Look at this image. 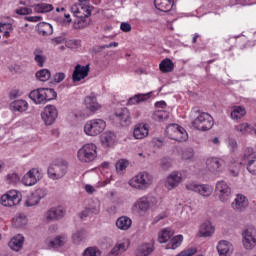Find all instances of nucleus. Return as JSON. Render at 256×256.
I'll return each mask as SVG.
<instances>
[{
  "label": "nucleus",
  "mask_w": 256,
  "mask_h": 256,
  "mask_svg": "<svg viewBox=\"0 0 256 256\" xmlns=\"http://www.w3.org/2000/svg\"><path fill=\"white\" fill-rule=\"evenodd\" d=\"M101 211V203L99 201H92L90 206L86 208V210L82 211L80 214L81 219L83 217H88L89 213H94V215H98V213Z\"/></svg>",
  "instance_id": "cd10ccee"
},
{
  "label": "nucleus",
  "mask_w": 256,
  "mask_h": 256,
  "mask_svg": "<svg viewBox=\"0 0 256 256\" xmlns=\"http://www.w3.org/2000/svg\"><path fill=\"white\" fill-rule=\"evenodd\" d=\"M153 253V246L151 244H144L141 245L137 250H136V255L137 256H149Z\"/></svg>",
  "instance_id": "a19ab883"
},
{
  "label": "nucleus",
  "mask_w": 256,
  "mask_h": 256,
  "mask_svg": "<svg viewBox=\"0 0 256 256\" xmlns=\"http://www.w3.org/2000/svg\"><path fill=\"white\" fill-rule=\"evenodd\" d=\"M69 169V165L65 161H59L52 163L47 170V174L49 179L52 181H59V179H63L65 175H67V171Z\"/></svg>",
  "instance_id": "f03ea898"
},
{
  "label": "nucleus",
  "mask_w": 256,
  "mask_h": 256,
  "mask_svg": "<svg viewBox=\"0 0 256 256\" xmlns=\"http://www.w3.org/2000/svg\"><path fill=\"white\" fill-rule=\"evenodd\" d=\"M217 251L219 256H231L233 255V244L227 240H221L218 242Z\"/></svg>",
  "instance_id": "aec40b11"
},
{
  "label": "nucleus",
  "mask_w": 256,
  "mask_h": 256,
  "mask_svg": "<svg viewBox=\"0 0 256 256\" xmlns=\"http://www.w3.org/2000/svg\"><path fill=\"white\" fill-rule=\"evenodd\" d=\"M153 205H155V202H153V197L142 196L134 202L132 210L136 213H147V211H149Z\"/></svg>",
  "instance_id": "6e6552de"
},
{
  "label": "nucleus",
  "mask_w": 256,
  "mask_h": 256,
  "mask_svg": "<svg viewBox=\"0 0 256 256\" xmlns=\"http://www.w3.org/2000/svg\"><path fill=\"white\" fill-rule=\"evenodd\" d=\"M228 147L230 148V151H235V149H237V141L235 139H229Z\"/></svg>",
  "instance_id": "69168bd1"
},
{
  "label": "nucleus",
  "mask_w": 256,
  "mask_h": 256,
  "mask_svg": "<svg viewBox=\"0 0 256 256\" xmlns=\"http://www.w3.org/2000/svg\"><path fill=\"white\" fill-rule=\"evenodd\" d=\"M149 135V124L140 123L135 126L133 136L136 139H145Z\"/></svg>",
  "instance_id": "4be33fe9"
},
{
  "label": "nucleus",
  "mask_w": 256,
  "mask_h": 256,
  "mask_svg": "<svg viewBox=\"0 0 256 256\" xmlns=\"http://www.w3.org/2000/svg\"><path fill=\"white\" fill-rule=\"evenodd\" d=\"M89 65L81 66V64H78L75 66L73 74H72V81L74 83H77L81 81L82 79H85L89 75Z\"/></svg>",
  "instance_id": "f3484780"
},
{
  "label": "nucleus",
  "mask_w": 256,
  "mask_h": 256,
  "mask_svg": "<svg viewBox=\"0 0 256 256\" xmlns=\"http://www.w3.org/2000/svg\"><path fill=\"white\" fill-rule=\"evenodd\" d=\"M7 181L10 185H15V183H19V175L16 173L8 174Z\"/></svg>",
  "instance_id": "6e6d98bb"
},
{
  "label": "nucleus",
  "mask_w": 256,
  "mask_h": 256,
  "mask_svg": "<svg viewBox=\"0 0 256 256\" xmlns=\"http://www.w3.org/2000/svg\"><path fill=\"white\" fill-rule=\"evenodd\" d=\"M100 139L104 147H111L112 145L115 144L117 136L111 131H106L101 135Z\"/></svg>",
  "instance_id": "c756f323"
},
{
  "label": "nucleus",
  "mask_w": 256,
  "mask_h": 256,
  "mask_svg": "<svg viewBox=\"0 0 256 256\" xmlns=\"http://www.w3.org/2000/svg\"><path fill=\"white\" fill-rule=\"evenodd\" d=\"M84 105L90 113H96V111L101 109V104L97 102V97L95 96H86L84 99Z\"/></svg>",
  "instance_id": "412c9836"
},
{
  "label": "nucleus",
  "mask_w": 256,
  "mask_h": 256,
  "mask_svg": "<svg viewBox=\"0 0 256 256\" xmlns=\"http://www.w3.org/2000/svg\"><path fill=\"white\" fill-rule=\"evenodd\" d=\"M83 256H101V250L95 246L88 247L83 251Z\"/></svg>",
  "instance_id": "09e8293b"
},
{
  "label": "nucleus",
  "mask_w": 256,
  "mask_h": 256,
  "mask_svg": "<svg viewBox=\"0 0 256 256\" xmlns=\"http://www.w3.org/2000/svg\"><path fill=\"white\" fill-rule=\"evenodd\" d=\"M173 235H175V233L171 229L166 228L159 234L158 241L159 243H167V241L171 240Z\"/></svg>",
  "instance_id": "79ce46f5"
},
{
  "label": "nucleus",
  "mask_w": 256,
  "mask_h": 256,
  "mask_svg": "<svg viewBox=\"0 0 256 256\" xmlns=\"http://www.w3.org/2000/svg\"><path fill=\"white\" fill-rule=\"evenodd\" d=\"M58 116L59 112L57 111V107L54 105H47L41 113V118L45 125H53Z\"/></svg>",
  "instance_id": "f8f14e48"
},
{
  "label": "nucleus",
  "mask_w": 256,
  "mask_h": 256,
  "mask_svg": "<svg viewBox=\"0 0 256 256\" xmlns=\"http://www.w3.org/2000/svg\"><path fill=\"white\" fill-rule=\"evenodd\" d=\"M129 185L138 191H145L153 185V176L148 172H140L130 179Z\"/></svg>",
  "instance_id": "f257e3e1"
},
{
  "label": "nucleus",
  "mask_w": 256,
  "mask_h": 256,
  "mask_svg": "<svg viewBox=\"0 0 256 256\" xmlns=\"http://www.w3.org/2000/svg\"><path fill=\"white\" fill-rule=\"evenodd\" d=\"M5 31H13V26L9 23H0V33Z\"/></svg>",
  "instance_id": "052dcab7"
},
{
  "label": "nucleus",
  "mask_w": 256,
  "mask_h": 256,
  "mask_svg": "<svg viewBox=\"0 0 256 256\" xmlns=\"http://www.w3.org/2000/svg\"><path fill=\"white\" fill-rule=\"evenodd\" d=\"M187 191H194L202 197H211L213 195V186L209 184H197L195 182H190L186 184Z\"/></svg>",
  "instance_id": "1a4fd4ad"
},
{
  "label": "nucleus",
  "mask_w": 256,
  "mask_h": 256,
  "mask_svg": "<svg viewBox=\"0 0 256 256\" xmlns=\"http://www.w3.org/2000/svg\"><path fill=\"white\" fill-rule=\"evenodd\" d=\"M122 127H129L131 125V113L127 108L122 109L120 112L116 113Z\"/></svg>",
  "instance_id": "393cba45"
},
{
  "label": "nucleus",
  "mask_w": 256,
  "mask_h": 256,
  "mask_svg": "<svg viewBox=\"0 0 256 256\" xmlns=\"http://www.w3.org/2000/svg\"><path fill=\"white\" fill-rule=\"evenodd\" d=\"M231 207L234 209V211L241 213V211H245V209L249 207V200L245 195L238 194L232 202Z\"/></svg>",
  "instance_id": "2eb2a0df"
},
{
  "label": "nucleus",
  "mask_w": 256,
  "mask_h": 256,
  "mask_svg": "<svg viewBox=\"0 0 256 256\" xmlns=\"http://www.w3.org/2000/svg\"><path fill=\"white\" fill-rule=\"evenodd\" d=\"M29 97L36 105L45 104V94L43 88H38L29 93Z\"/></svg>",
  "instance_id": "b1692460"
},
{
  "label": "nucleus",
  "mask_w": 256,
  "mask_h": 256,
  "mask_svg": "<svg viewBox=\"0 0 256 256\" xmlns=\"http://www.w3.org/2000/svg\"><path fill=\"white\" fill-rule=\"evenodd\" d=\"M105 127H107V124L103 119L88 120L84 125V133L89 137H97L105 131Z\"/></svg>",
  "instance_id": "20e7f679"
},
{
  "label": "nucleus",
  "mask_w": 256,
  "mask_h": 256,
  "mask_svg": "<svg viewBox=\"0 0 256 256\" xmlns=\"http://www.w3.org/2000/svg\"><path fill=\"white\" fill-rule=\"evenodd\" d=\"M256 159V152L255 149L249 147L246 148L243 155V161L245 163H249V161Z\"/></svg>",
  "instance_id": "a18cd8bd"
},
{
  "label": "nucleus",
  "mask_w": 256,
  "mask_h": 256,
  "mask_svg": "<svg viewBox=\"0 0 256 256\" xmlns=\"http://www.w3.org/2000/svg\"><path fill=\"white\" fill-rule=\"evenodd\" d=\"M36 78L38 81H49L51 79V71L49 69H41L36 72Z\"/></svg>",
  "instance_id": "c03bdc74"
},
{
  "label": "nucleus",
  "mask_w": 256,
  "mask_h": 256,
  "mask_svg": "<svg viewBox=\"0 0 256 256\" xmlns=\"http://www.w3.org/2000/svg\"><path fill=\"white\" fill-rule=\"evenodd\" d=\"M44 91V100L47 103V101H53V99H57V92L55 89L52 88H43Z\"/></svg>",
  "instance_id": "49530a36"
},
{
  "label": "nucleus",
  "mask_w": 256,
  "mask_h": 256,
  "mask_svg": "<svg viewBox=\"0 0 256 256\" xmlns=\"http://www.w3.org/2000/svg\"><path fill=\"white\" fill-rule=\"evenodd\" d=\"M151 97L150 93L146 94H136L134 97L128 100L129 105H137V103H143V101H147Z\"/></svg>",
  "instance_id": "ea45409f"
},
{
  "label": "nucleus",
  "mask_w": 256,
  "mask_h": 256,
  "mask_svg": "<svg viewBox=\"0 0 256 256\" xmlns=\"http://www.w3.org/2000/svg\"><path fill=\"white\" fill-rule=\"evenodd\" d=\"M242 243L245 249L251 251L256 247V230L253 228H248L242 233Z\"/></svg>",
  "instance_id": "ddd939ff"
},
{
  "label": "nucleus",
  "mask_w": 256,
  "mask_h": 256,
  "mask_svg": "<svg viewBox=\"0 0 256 256\" xmlns=\"http://www.w3.org/2000/svg\"><path fill=\"white\" fill-rule=\"evenodd\" d=\"M215 193L222 203H227L231 199V187L223 180L216 183Z\"/></svg>",
  "instance_id": "9d476101"
},
{
  "label": "nucleus",
  "mask_w": 256,
  "mask_h": 256,
  "mask_svg": "<svg viewBox=\"0 0 256 256\" xmlns=\"http://www.w3.org/2000/svg\"><path fill=\"white\" fill-rule=\"evenodd\" d=\"M65 77H66L65 73L58 72L54 75L53 81L54 83H61L62 81H65Z\"/></svg>",
  "instance_id": "bf43d9fd"
},
{
  "label": "nucleus",
  "mask_w": 256,
  "mask_h": 256,
  "mask_svg": "<svg viewBox=\"0 0 256 256\" xmlns=\"http://www.w3.org/2000/svg\"><path fill=\"white\" fill-rule=\"evenodd\" d=\"M39 199L35 197V194L32 193L28 196V199L26 200V207H34V205H39Z\"/></svg>",
  "instance_id": "3c124183"
},
{
  "label": "nucleus",
  "mask_w": 256,
  "mask_h": 256,
  "mask_svg": "<svg viewBox=\"0 0 256 256\" xmlns=\"http://www.w3.org/2000/svg\"><path fill=\"white\" fill-rule=\"evenodd\" d=\"M26 21H30L31 23H37V21H41V16H28L25 18Z\"/></svg>",
  "instance_id": "338daca9"
},
{
  "label": "nucleus",
  "mask_w": 256,
  "mask_h": 256,
  "mask_svg": "<svg viewBox=\"0 0 256 256\" xmlns=\"http://www.w3.org/2000/svg\"><path fill=\"white\" fill-rule=\"evenodd\" d=\"M182 159L184 161H190V159H193V152L192 151H184L182 154Z\"/></svg>",
  "instance_id": "e2e57ef3"
},
{
  "label": "nucleus",
  "mask_w": 256,
  "mask_h": 256,
  "mask_svg": "<svg viewBox=\"0 0 256 256\" xmlns=\"http://www.w3.org/2000/svg\"><path fill=\"white\" fill-rule=\"evenodd\" d=\"M247 115V111L243 106H233L231 110L230 117L234 121H239V119H243Z\"/></svg>",
  "instance_id": "2f4dec72"
},
{
  "label": "nucleus",
  "mask_w": 256,
  "mask_h": 256,
  "mask_svg": "<svg viewBox=\"0 0 256 256\" xmlns=\"http://www.w3.org/2000/svg\"><path fill=\"white\" fill-rule=\"evenodd\" d=\"M21 193L17 190H10L8 193L2 195L1 205L4 207H15L21 203Z\"/></svg>",
  "instance_id": "9b49d317"
},
{
  "label": "nucleus",
  "mask_w": 256,
  "mask_h": 256,
  "mask_svg": "<svg viewBox=\"0 0 256 256\" xmlns=\"http://www.w3.org/2000/svg\"><path fill=\"white\" fill-rule=\"evenodd\" d=\"M181 243H183V235H177L166 245V249H177L181 246Z\"/></svg>",
  "instance_id": "37998d69"
},
{
  "label": "nucleus",
  "mask_w": 256,
  "mask_h": 256,
  "mask_svg": "<svg viewBox=\"0 0 256 256\" xmlns=\"http://www.w3.org/2000/svg\"><path fill=\"white\" fill-rule=\"evenodd\" d=\"M24 243H25V237H23V235L21 234H18L10 240L8 245L10 249H12V251H21L23 249Z\"/></svg>",
  "instance_id": "5701e85b"
},
{
  "label": "nucleus",
  "mask_w": 256,
  "mask_h": 256,
  "mask_svg": "<svg viewBox=\"0 0 256 256\" xmlns=\"http://www.w3.org/2000/svg\"><path fill=\"white\" fill-rule=\"evenodd\" d=\"M35 13H49L53 11L54 7L48 3H40L32 5Z\"/></svg>",
  "instance_id": "e433bc0d"
},
{
  "label": "nucleus",
  "mask_w": 256,
  "mask_h": 256,
  "mask_svg": "<svg viewBox=\"0 0 256 256\" xmlns=\"http://www.w3.org/2000/svg\"><path fill=\"white\" fill-rule=\"evenodd\" d=\"M199 233L201 237H211L215 233V228L213 227V224L211 222H204L200 226Z\"/></svg>",
  "instance_id": "473e14b6"
},
{
  "label": "nucleus",
  "mask_w": 256,
  "mask_h": 256,
  "mask_svg": "<svg viewBox=\"0 0 256 256\" xmlns=\"http://www.w3.org/2000/svg\"><path fill=\"white\" fill-rule=\"evenodd\" d=\"M129 249V240L117 243L110 251L109 256H118Z\"/></svg>",
  "instance_id": "c85d7f7f"
},
{
  "label": "nucleus",
  "mask_w": 256,
  "mask_h": 256,
  "mask_svg": "<svg viewBox=\"0 0 256 256\" xmlns=\"http://www.w3.org/2000/svg\"><path fill=\"white\" fill-rule=\"evenodd\" d=\"M213 117L207 112H199L196 119L192 122V127L198 131H209L213 129Z\"/></svg>",
  "instance_id": "39448f33"
},
{
  "label": "nucleus",
  "mask_w": 256,
  "mask_h": 256,
  "mask_svg": "<svg viewBox=\"0 0 256 256\" xmlns=\"http://www.w3.org/2000/svg\"><path fill=\"white\" fill-rule=\"evenodd\" d=\"M235 129L240 135H251L253 134V126L248 123H242L235 126Z\"/></svg>",
  "instance_id": "58836bf2"
},
{
  "label": "nucleus",
  "mask_w": 256,
  "mask_h": 256,
  "mask_svg": "<svg viewBox=\"0 0 256 256\" xmlns=\"http://www.w3.org/2000/svg\"><path fill=\"white\" fill-rule=\"evenodd\" d=\"M160 165L164 171H167L171 167V162L167 159H162Z\"/></svg>",
  "instance_id": "0e129e2a"
},
{
  "label": "nucleus",
  "mask_w": 256,
  "mask_h": 256,
  "mask_svg": "<svg viewBox=\"0 0 256 256\" xmlns=\"http://www.w3.org/2000/svg\"><path fill=\"white\" fill-rule=\"evenodd\" d=\"M239 167H241L239 163H232L229 166V173L231 177H237L239 175Z\"/></svg>",
  "instance_id": "864d4df0"
},
{
  "label": "nucleus",
  "mask_w": 256,
  "mask_h": 256,
  "mask_svg": "<svg viewBox=\"0 0 256 256\" xmlns=\"http://www.w3.org/2000/svg\"><path fill=\"white\" fill-rule=\"evenodd\" d=\"M69 239L67 238V235L60 234L57 235L53 240L46 241V245L49 249H61V247H65L67 245V242Z\"/></svg>",
  "instance_id": "4468645a"
},
{
  "label": "nucleus",
  "mask_w": 256,
  "mask_h": 256,
  "mask_svg": "<svg viewBox=\"0 0 256 256\" xmlns=\"http://www.w3.org/2000/svg\"><path fill=\"white\" fill-rule=\"evenodd\" d=\"M159 69L162 73H171L175 69V64L172 59L165 58L159 64Z\"/></svg>",
  "instance_id": "f704fd0d"
},
{
  "label": "nucleus",
  "mask_w": 256,
  "mask_h": 256,
  "mask_svg": "<svg viewBox=\"0 0 256 256\" xmlns=\"http://www.w3.org/2000/svg\"><path fill=\"white\" fill-rule=\"evenodd\" d=\"M120 29L124 33H129V32H131V24H129L128 22H122L120 24Z\"/></svg>",
  "instance_id": "680f3d73"
},
{
  "label": "nucleus",
  "mask_w": 256,
  "mask_h": 256,
  "mask_svg": "<svg viewBox=\"0 0 256 256\" xmlns=\"http://www.w3.org/2000/svg\"><path fill=\"white\" fill-rule=\"evenodd\" d=\"M246 165L247 171H249V173H251L252 175H256V158L246 162Z\"/></svg>",
  "instance_id": "5fc2aeb1"
},
{
  "label": "nucleus",
  "mask_w": 256,
  "mask_h": 256,
  "mask_svg": "<svg viewBox=\"0 0 256 256\" xmlns=\"http://www.w3.org/2000/svg\"><path fill=\"white\" fill-rule=\"evenodd\" d=\"M43 179V171L39 168H32L28 171L22 178V183L26 187H33V185H37L39 181Z\"/></svg>",
  "instance_id": "0eeeda50"
},
{
  "label": "nucleus",
  "mask_w": 256,
  "mask_h": 256,
  "mask_svg": "<svg viewBox=\"0 0 256 256\" xmlns=\"http://www.w3.org/2000/svg\"><path fill=\"white\" fill-rule=\"evenodd\" d=\"M115 167L117 173L125 171L129 167V161L121 159L116 163Z\"/></svg>",
  "instance_id": "8fccbe9b"
},
{
  "label": "nucleus",
  "mask_w": 256,
  "mask_h": 256,
  "mask_svg": "<svg viewBox=\"0 0 256 256\" xmlns=\"http://www.w3.org/2000/svg\"><path fill=\"white\" fill-rule=\"evenodd\" d=\"M15 13H16L17 15H31V13H33V9L21 7V8H19V9H16V10H15Z\"/></svg>",
  "instance_id": "4d7b16f0"
},
{
  "label": "nucleus",
  "mask_w": 256,
  "mask_h": 256,
  "mask_svg": "<svg viewBox=\"0 0 256 256\" xmlns=\"http://www.w3.org/2000/svg\"><path fill=\"white\" fill-rule=\"evenodd\" d=\"M183 181V175L180 172H172L166 179L165 187L169 191L179 187V184Z\"/></svg>",
  "instance_id": "dca6fc26"
},
{
  "label": "nucleus",
  "mask_w": 256,
  "mask_h": 256,
  "mask_svg": "<svg viewBox=\"0 0 256 256\" xmlns=\"http://www.w3.org/2000/svg\"><path fill=\"white\" fill-rule=\"evenodd\" d=\"M26 224H27V216H25L24 214H17L12 220V225L17 229L21 227H25Z\"/></svg>",
  "instance_id": "4c0bfd02"
},
{
  "label": "nucleus",
  "mask_w": 256,
  "mask_h": 256,
  "mask_svg": "<svg viewBox=\"0 0 256 256\" xmlns=\"http://www.w3.org/2000/svg\"><path fill=\"white\" fill-rule=\"evenodd\" d=\"M131 225H133V220L127 216H121L116 220V227L120 231H129Z\"/></svg>",
  "instance_id": "bb28decb"
},
{
  "label": "nucleus",
  "mask_w": 256,
  "mask_h": 256,
  "mask_svg": "<svg viewBox=\"0 0 256 256\" xmlns=\"http://www.w3.org/2000/svg\"><path fill=\"white\" fill-rule=\"evenodd\" d=\"M65 217V209L63 207H53L46 212L47 221H59Z\"/></svg>",
  "instance_id": "6ab92c4d"
},
{
  "label": "nucleus",
  "mask_w": 256,
  "mask_h": 256,
  "mask_svg": "<svg viewBox=\"0 0 256 256\" xmlns=\"http://www.w3.org/2000/svg\"><path fill=\"white\" fill-rule=\"evenodd\" d=\"M153 119L154 121H165L166 119H169V112L165 110H156L153 113Z\"/></svg>",
  "instance_id": "de8ad7c7"
},
{
  "label": "nucleus",
  "mask_w": 256,
  "mask_h": 256,
  "mask_svg": "<svg viewBox=\"0 0 256 256\" xmlns=\"http://www.w3.org/2000/svg\"><path fill=\"white\" fill-rule=\"evenodd\" d=\"M206 165L211 173H221V169L225 165V160L217 157L208 158Z\"/></svg>",
  "instance_id": "a211bd4d"
},
{
  "label": "nucleus",
  "mask_w": 256,
  "mask_h": 256,
  "mask_svg": "<svg viewBox=\"0 0 256 256\" xmlns=\"http://www.w3.org/2000/svg\"><path fill=\"white\" fill-rule=\"evenodd\" d=\"M78 160L81 163H91L97 159V145L93 143L84 144L77 152Z\"/></svg>",
  "instance_id": "7ed1b4c3"
},
{
  "label": "nucleus",
  "mask_w": 256,
  "mask_h": 256,
  "mask_svg": "<svg viewBox=\"0 0 256 256\" xmlns=\"http://www.w3.org/2000/svg\"><path fill=\"white\" fill-rule=\"evenodd\" d=\"M10 109L18 113H25L29 109V103L25 100H15L11 102Z\"/></svg>",
  "instance_id": "a878e982"
},
{
  "label": "nucleus",
  "mask_w": 256,
  "mask_h": 256,
  "mask_svg": "<svg viewBox=\"0 0 256 256\" xmlns=\"http://www.w3.org/2000/svg\"><path fill=\"white\" fill-rule=\"evenodd\" d=\"M166 134L169 139L173 141H178V143H183L189 139L187 131L185 128L179 126L178 124H170L166 128Z\"/></svg>",
  "instance_id": "423d86ee"
},
{
  "label": "nucleus",
  "mask_w": 256,
  "mask_h": 256,
  "mask_svg": "<svg viewBox=\"0 0 256 256\" xmlns=\"http://www.w3.org/2000/svg\"><path fill=\"white\" fill-rule=\"evenodd\" d=\"M34 61L37 63L38 67H43L47 61V56H45L43 49L36 48L33 51Z\"/></svg>",
  "instance_id": "72a5a7b5"
},
{
  "label": "nucleus",
  "mask_w": 256,
  "mask_h": 256,
  "mask_svg": "<svg viewBox=\"0 0 256 256\" xmlns=\"http://www.w3.org/2000/svg\"><path fill=\"white\" fill-rule=\"evenodd\" d=\"M71 21H72L71 20V15L65 14L64 19L62 20V25H65V26L70 25Z\"/></svg>",
  "instance_id": "774afa93"
},
{
  "label": "nucleus",
  "mask_w": 256,
  "mask_h": 256,
  "mask_svg": "<svg viewBox=\"0 0 256 256\" xmlns=\"http://www.w3.org/2000/svg\"><path fill=\"white\" fill-rule=\"evenodd\" d=\"M38 32L40 35H43V37L53 35V26L47 22H41L38 25Z\"/></svg>",
  "instance_id": "c9c22d12"
},
{
  "label": "nucleus",
  "mask_w": 256,
  "mask_h": 256,
  "mask_svg": "<svg viewBox=\"0 0 256 256\" xmlns=\"http://www.w3.org/2000/svg\"><path fill=\"white\" fill-rule=\"evenodd\" d=\"M154 5L159 11H163L164 13H167L173 9L172 0H154Z\"/></svg>",
  "instance_id": "7c9ffc66"
},
{
  "label": "nucleus",
  "mask_w": 256,
  "mask_h": 256,
  "mask_svg": "<svg viewBox=\"0 0 256 256\" xmlns=\"http://www.w3.org/2000/svg\"><path fill=\"white\" fill-rule=\"evenodd\" d=\"M35 197L41 201V199H44V197L47 195V192L45 189L39 188L33 192Z\"/></svg>",
  "instance_id": "13d9d810"
},
{
  "label": "nucleus",
  "mask_w": 256,
  "mask_h": 256,
  "mask_svg": "<svg viewBox=\"0 0 256 256\" xmlns=\"http://www.w3.org/2000/svg\"><path fill=\"white\" fill-rule=\"evenodd\" d=\"M85 237V232L83 230L80 231H76L73 235H72V241L74 243H81V241H83Z\"/></svg>",
  "instance_id": "603ef678"
}]
</instances>
